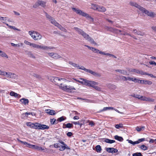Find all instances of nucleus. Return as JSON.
<instances>
[{
    "label": "nucleus",
    "instance_id": "nucleus-1",
    "mask_svg": "<svg viewBox=\"0 0 156 156\" xmlns=\"http://www.w3.org/2000/svg\"><path fill=\"white\" fill-rule=\"evenodd\" d=\"M72 9L77 14L85 17L87 19L89 20L90 22H93L94 21V19L86 13L83 12L78 9H76L75 8H73Z\"/></svg>",
    "mask_w": 156,
    "mask_h": 156
},
{
    "label": "nucleus",
    "instance_id": "nucleus-2",
    "mask_svg": "<svg viewBox=\"0 0 156 156\" xmlns=\"http://www.w3.org/2000/svg\"><path fill=\"white\" fill-rule=\"evenodd\" d=\"M29 34L35 40L41 39L42 37V35L39 33L34 31H30L29 32Z\"/></svg>",
    "mask_w": 156,
    "mask_h": 156
},
{
    "label": "nucleus",
    "instance_id": "nucleus-3",
    "mask_svg": "<svg viewBox=\"0 0 156 156\" xmlns=\"http://www.w3.org/2000/svg\"><path fill=\"white\" fill-rule=\"evenodd\" d=\"M76 31L78 33L82 36L86 40L88 39V37H90L89 35L85 33L83 30L77 27H74V28Z\"/></svg>",
    "mask_w": 156,
    "mask_h": 156
},
{
    "label": "nucleus",
    "instance_id": "nucleus-4",
    "mask_svg": "<svg viewBox=\"0 0 156 156\" xmlns=\"http://www.w3.org/2000/svg\"><path fill=\"white\" fill-rule=\"evenodd\" d=\"M80 69H81L85 71V72L89 73L93 75L94 76L96 77H100L101 76V74L97 73L96 72L90 70V69H86L83 66H81V68H79Z\"/></svg>",
    "mask_w": 156,
    "mask_h": 156
},
{
    "label": "nucleus",
    "instance_id": "nucleus-5",
    "mask_svg": "<svg viewBox=\"0 0 156 156\" xmlns=\"http://www.w3.org/2000/svg\"><path fill=\"white\" fill-rule=\"evenodd\" d=\"M98 83L93 81H89L86 80H85V83L84 85L88 86H90L93 88L95 85H98Z\"/></svg>",
    "mask_w": 156,
    "mask_h": 156
},
{
    "label": "nucleus",
    "instance_id": "nucleus-6",
    "mask_svg": "<svg viewBox=\"0 0 156 156\" xmlns=\"http://www.w3.org/2000/svg\"><path fill=\"white\" fill-rule=\"evenodd\" d=\"M8 78L12 79H16L17 78V76L14 73L11 72H6L5 76Z\"/></svg>",
    "mask_w": 156,
    "mask_h": 156
},
{
    "label": "nucleus",
    "instance_id": "nucleus-7",
    "mask_svg": "<svg viewBox=\"0 0 156 156\" xmlns=\"http://www.w3.org/2000/svg\"><path fill=\"white\" fill-rule=\"evenodd\" d=\"M44 13L45 14L46 17L49 20V21L51 22L52 24H53L54 23L53 22H54V21H56L50 15H48L46 12L45 11H44Z\"/></svg>",
    "mask_w": 156,
    "mask_h": 156
},
{
    "label": "nucleus",
    "instance_id": "nucleus-8",
    "mask_svg": "<svg viewBox=\"0 0 156 156\" xmlns=\"http://www.w3.org/2000/svg\"><path fill=\"white\" fill-rule=\"evenodd\" d=\"M140 99L143 101L149 102H154V100L153 99L149 98L146 97H145L142 96H141V97L140 98Z\"/></svg>",
    "mask_w": 156,
    "mask_h": 156
},
{
    "label": "nucleus",
    "instance_id": "nucleus-9",
    "mask_svg": "<svg viewBox=\"0 0 156 156\" xmlns=\"http://www.w3.org/2000/svg\"><path fill=\"white\" fill-rule=\"evenodd\" d=\"M48 55L51 58H60V56L56 53H48Z\"/></svg>",
    "mask_w": 156,
    "mask_h": 156
},
{
    "label": "nucleus",
    "instance_id": "nucleus-10",
    "mask_svg": "<svg viewBox=\"0 0 156 156\" xmlns=\"http://www.w3.org/2000/svg\"><path fill=\"white\" fill-rule=\"evenodd\" d=\"M64 87H63V90L65 91H68L69 90H75V89L73 87L70 85L67 86L66 85Z\"/></svg>",
    "mask_w": 156,
    "mask_h": 156
},
{
    "label": "nucleus",
    "instance_id": "nucleus-11",
    "mask_svg": "<svg viewBox=\"0 0 156 156\" xmlns=\"http://www.w3.org/2000/svg\"><path fill=\"white\" fill-rule=\"evenodd\" d=\"M98 53H99V54H103L104 55H107V56H108V58H117L115 56L111 54H110L109 53H105V52L100 51L99 50V51L98 52Z\"/></svg>",
    "mask_w": 156,
    "mask_h": 156
},
{
    "label": "nucleus",
    "instance_id": "nucleus-12",
    "mask_svg": "<svg viewBox=\"0 0 156 156\" xmlns=\"http://www.w3.org/2000/svg\"><path fill=\"white\" fill-rule=\"evenodd\" d=\"M54 48V47H48L45 45H40V48L43 50L48 51L50 49H53Z\"/></svg>",
    "mask_w": 156,
    "mask_h": 156
},
{
    "label": "nucleus",
    "instance_id": "nucleus-13",
    "mask_svg": "<svg viewBox=\"0 0 156 156\" xmlns=\"http://www.w3.org/2000/svg\"><path fill=\"white\" fill-rule=\"evenodd\" d=\"M45 112L50 115H54L56 114L55 111L49 109L45 110Z\"/></svg>",
    "mask_w": 156,
    "mask_h": 156
},
{
    "label": "nucleus",
    "instance_id": "nucleus-14",
    "mask_svg": "<svg viewBox=\"0 0 156 156\" xmlns=\"http://www.w3.org/2000/svg\"><path fill=\"white\" fill-rule=\"evenodd\" d=\"M20 101L21 102L22 104L25 105L28 104L29 102V100L27 99H26L25 98H23L20 99Z\"/></svg>",
    "mask_w": 156,
    "mask_h": 156
},
{
    "label": "nucleus",
    "instance_id": "nucleus-15",
    "mask_svg": "<svg viewBox=\"0 0 156 156\" xmlns=\"http://www.w3.org/2000/svg\"><path fill=\"white\" fill-rule=\"evenodd\" d=\"M39 129L44 130L45 129H49V126L44 124H42L40 123Z\"/></svg>",
    "mask_w": 156,
    "mask_h": 156
},
{
    "label": "nucleus",
    "instance_id": "nucleus-16",
    "mask_svg": "<svg viewBox=\"0 0 156 156\" xmlns=\"http://www.w3.org/2000/svg\"><path fill=\"white\" fill-rule=\"evenodd\" d=\"M10 95L12 96H14L16 98H20L21 97V96L17 93H15L12 91H11L10 92Z\"/></svg>",
    "mask_w": 156,
    "mask_h": 156
},
{
    "label": "nucleus",
    "instance_id": "nucleus-17",
    "mask_svg": "<svg viewBox=\"0 0 156 156\" xmlns=\"http://www.w3.org/2000/svg\"><path fill=\"white\" fill-rule=\"evenodd\" d=\"M106 10V9L104 6L99 5L98 11L99 12H104Z\"/></svg>",
    "mask_w": 156,
    "mask_h": 156
},
{
    "label": "nucleus",
    "instance_id": "nucleus-18",
    "mask_svg": "<svg viewBox=\"0 0 156 156\" xmlns=\"http://www.w3.org/2000/svg\"><path fill=\"white\" fill-rule=\"evenodd\" d=\"M85 46L87 47L90 49L92 51H93L94 52L97 53H98V52L99 51V50H98L94 48L90 47L87 45H85Z\"/></svg>",
    "mask_w": 156,
    "mask_h": 156
},
{
    "label": "nucleus",
    "instance_id": "nucleus-19",
    "mask_svg": "<svg viewBox=\"0 0 156 156\" xmlns=\"http://www.w3.org/2000/svg\"><path fill=\"white\" fill-rule=\"evenodd\" d=\"M144 13L147 16H151L153 17L154 16V13L153 12H149L148 10H146L145 11Z\"/></svg>",
    "mask_w": 156,
    "mask_h": 156
},
{
    "label": "nucleus",
    "instance_id": "nucleus-20",
    "mask_svg": "<svg viewBox=\"0 0 156 156\" xmlns=\"http://www.w3.org/2000/svg\"><path fill=\"white\" fill-rule=\"evenodd\" d=\"M152 83V82L151 81L148 80H141V84H148L149 85H151Z\"/></svg>",
    "mask_w": 156,
    "mask_h": 156
},
{
    "label": "nucleus",
    "instance_id": "nucleus-21",
    "mask_svg": "<svg viewBox=\"0 0 156 156\" xmlns=\"http://www.w3.org/2000/svg\"><path fill=\"white\" fill-rule=\"evenodd\" d=\"M115 71L119 72L121 74L123 75H126L127 73V72L124 70L116 69L115 70Z\"/></svg>",
    "mask_w": 156,
    "mask_h": 156
},
{
    "label": "nucleus",
    "instance_id": "nucleus-22",
    "mask_svg": "<svg viewBox=\"0 0 156 156\" xmlns=\"http://www.w3.org/2000/svg\"><path fill=\"white\" fill-rule=\"evenodd\" d=\"M69 63L70 65H72L73 67H77V69H81L79 68H81V66L80 67V66H79L78 65H77L76 64L74 63L71 62H69Z\"/></svg>",
    "mask_w": 156,
    "mask_h": 156
},
{
    "label": "nucleus",
    "instance_id": "nucleus-23",
    "mask_svg": "<svg viewBox=\"0 0 156 156\" xmlns=\"http://www.w3.org/2000/svg\"><path fill=\"white\" fill-rule=\"evenodd\" d=\"M37 2L39 6L41 5L43 7H44L45 6L46 3L44 1L38 0L37 1Z\"/></svg>",
    "mask_w": 156,
    "mask_h": 156
},
{
    "label": "nucleus",
    "instance_id": "nucleus-24",
    "mask_svg": "<svg viewBox=\"0 0 156 156\" xmlns=\"http://www.w3.org/2000/svg\"><path fill=\"white\" fill-rule=\"evenodd\" d=\"M73 79L75 80V81H76L77 82H78L79 83H81V84H82L83 85H84L85 84V80L86 79H83V78H81L80 79L82 80L81 81V80H77L76 79H74V78Z\"/></svg>",
    "mask_w": 156,
    "mask_h": 156
},
{
    "label": "nucleus",
    "instance_id": "nucleus-25",
    "mask_svg": "<svg viewBox=\"0 0 156 156\" xmlns=\"http://www.w3.org/2000/svg\"><path fill=\"white\" fill-rule=\"evenodd\" d=\"M54 23L53 24L54 25L56 26L60 30H61L62 29V28H63L62 27V26L60 24H58V23H57L56 21H54V22H53Z\"/></svg>",
    "mask_w": 156,
    "mask_h": 156
},
{
    "label": "nucleus",
    "instance_id": "nucleus-26",
    "mask_svg": "<svg viewBox=\"0 0 156 156\" xmlns=\"http://www.w3.org/2000/svg\"><path fill=\"white\" fill-rule=\"evenodd\" d=\"M137 8L139 9V10L142 12L143 13H144L145 11H146V9L143 8L142 7H141L140 5H139V6L137 7Z\"/></svg>",
    "mask_w": 156,
    "mask_h": 156
},
{
    "label": "nucleus",
    "instance_id": "nucleus-27",
    "mask_svg": "<svg viewBox=\"0 0 156 156\" xmlns=\"http://www.w3.org/2000/svg\"><path fill=\"white\" fill-rule=\"evenodd\" d=\"M137 8L139 9V10L142 12L143 13H144L145 11H146V9L143 8L142 7H141L140 5H139V6L137 7Z\"/></svg>",
    "mask_w": 156,
    "mask_h": 156
},
{
    "label": "nucleus",
    "instance_id": "nucleus-28",
    "mask_svg": "<svg viewBox=\"0 0 156 156\" xmlns=\"http://www.w3.org/2000/svg\"><path fill=\"white\" fill-rule=\"evenodd\" d=\"M105 141L107 143L109 144H112L115 142V140H110L107 138H105Z\"/></svg>",
    "mask_w": 156,
    "mask_h": 156
},
{
    "label": "nucleus",
    "instance_id": "nucleus-29",
    "mask_svg": "<svg viewBox=\"0 0 156 156\" xmlns=\"http://www.w3.org/2000/svg\"><path fill=\"white\" fill-rule=\"evenodd\" d=\"M114 138L119 141H122L123 140V139L122 137L119 136L118 135H115L114 136Z\"/></svg>",
    "mask_w": 156,
    "mask_h": 156
},
{
    "label": "nucleus",
    "instance_id": "nucleus-30",
    "mask_svg": "<svg viewBox=\"0 0 156 156\" xmlns=\"http://www.w3.org/2000/svg\"><path fill=\"white\" fill-rule=\"evenodd\" d=\"M58 77L55 76H53L51 77V81L53 83H55L56 82L57 80H58Z\"/></svg>",
    "mask_w": 156,
    "mask_h": 156
},
{
    "label": "nucleus",
    "instance_id": "nucleus-31",
    "mask_svg": "<svg viewBox=\"0 0 156 156\" xmlns=\"http://www.w3.org/2000/svg\"><path fill=\"white\" fill-rule=\"evenodd\" d=\"M145 128V127L144 126H137L136 128V130L138 132H140L144 130Z\"/></svg>",
    "mask_w": 156,
    "mask_h": 156
},
{
    "label": "nucleus",
    "instance_id": "nucleus-32",
    "mask_svg": "<svg viewBox=\"0 0 156 156\" xmlns=\"http://www.w3.org/2000/svg\"><path fill=\"white\" fill-rule=\"evenodd\" d=\"M144 140V138H142L140 139H139L138 140L134 142V145L135 144H139L140 143L143 142Z\"/></svg>",
    "mask_w": 156,
    "mask_h": 156
},
{
    "label": "nucleus",
    "instance_id": "nucleus-33",
    "mask_svg": "<svg viewBox=\"0 0 156 156\" xmlns=\"http://www.w3.org/2000/svg\"><path fill=\"white\" fill-rule=\"evenodd\" d=\"M108 87L111 89L113 90H115L117 88V87L115 85L112 84H109L108 85Z\"/></svg>",
    "mask_w": 156,
    "mask_h": 156
},
{
    "label": "nucleus",
    "instance_id": "nucleus-34",
    "mask_svg": "<svg viewBox=\"0 0 156 156\" xmlns=\"http://www.w3.org/2000/svg\"><path fill=\"white\" fill-rule=\"evenodd\" d=\"M34 148L39 151H43L44 150V147H41L35 145V147H34Z\"/></svg>",
    "mask_w": 156,
    "mask_h": 156
},
{
    "label": "nucleus",
    "instance_id": "nucleus-35",
    "mask_svg": "<svg viewBox=\"0 0 156 156\" xmlns=\"http://www.w3.org/2000/svg\"><path fill=\"white\" fill-rule=\"evenodd\" d=\"M107 30H108L111 31L112 32L115 33L116 32L117 29L113 28L111 27H107Z\"/></svg>",
    "mask_w": 156,
    "mask_h": 156
},
{
    "label": "nucleus",
    "instance_id": "nucleus-36",
    "mask_svg": "<svg viewBox=\"0 0 156 156\" xmlns=\"http://www.w3.org/2000/svg\"><path fill=\"white\" fill-rule=\"evenodd\" d=\"M39 125L40 124L39 123L37 122H36L34 123V127L33 128L39 129Z\"/></svg>",
    "mask_w": 156,
    "mask_h": 156
},
{
    "label": "nucleus",
    "instance_id": "nucleus-37",
    "mask_svg": "<svg viewBox=\"0 0 156 156\" xmlns=\"http://www.w3.org/2000/svg\"><path fill=\"white\" fill-rule=\"evenodd\" d=\"M64 125H65L66 127H63V128H71L72 127H73V126L72 124L70 123H68L67 124H64Z\"/></svg>",
    "mask_w": 156,
    "mask_h": 156
},
{
    "label": "nucleus",
    "instance_id": "nucleus-38",
    "mask_svg": "<svg viewBox=\"0 0 156 156\" xmlns=\"http://www.w3.org/2000/svg\"><path fill=\"white\" fill-rule=\"evenodd\" d=\"M95 148L97 152L99 153L101 150V147L99 145H97L95 147Z\"/></svg>",
    "mask_w": 156,
    "mask_h": 156
},
{
    "label": "nucleus",
    "instance_id": "nucleus-39",
    "mask_svg": "<svg viewBox=\"0 0 156 156\" xmlns=\"http://www.w3.org/2000/svg\"><path fill=\"white\" fill-rule=\"evenodd\" d=\"M98 6L99 5L96 4H92V8L94 10H98Z\"/></svg>",
    "mask_w": 156,
    "mask_h": 156
},
{
    "label": "nucleus",
    "instance_id": "nucleus-40",
    "mask_svg": "<svg viewBox=\"0 0 156 156\" xmlns=\"http://www.w3.org/2000/svg\"><path fill=\"white\" fill-rule=\"evenodd\" d=\"M87 40L92 44H96V43L95 42L93 39L92 38L90 37H88V39H87Z\"/></svg>",
    "mask_w": 156,
    "mask_h": 156
},
{
    "label": "nucleus",
    "instance_id": "nucleus-41",
    "mask_svg": "<svg viewBox=\"0 0 156 156\" xmlns=\"http://www.w3.org/2000/svg\"><path fill=\"white\" fill-rule=\"evenodd\" d=\"M0 55L2 57H5L6 58H8V56L4 52L0 50Z\"/></svg>",
    "mask_w": 156,
    "mask_h": 156
},
{
    "label": "nucleus",
    "instance_id": "nucleus-42",
    "mask_svg": "<svg viewBox=\"0 0 156 156\" xmlns=\"http://www.w3.org/2000/svg\"><path fill=\"white\" fill-rule=\"evenodd\" d=\"M34 123L29 122H27L26 123V125L27 126H29L30 128H33L34 127Z\"/></svg>",
    "mask_w": 156,
    "mask_h": 156
},
{
    "label": "nucleus",
    "instance_id": "nucleus-43",
    "mask_svg": "<svg viewBox=\"0 0 156 156\" xmlns=\"http://www.w3.org/2000/svg\"><path fill=\"white\" fill-rule=\"evenodd\" d=\"M129 4L130 5H131L132 6H135L137 8V7L139 6V5L137 4L135 2H129Z\"/></svg>",
    "mask_w": 156,
    "mask_h": 156
},
{
    "label": "nucleus",
    "instance_id": "nucleus-44",
    "mask_svg": "<svg viewBox=\"0 0 156 156\" xmlns=\"http://www.w3.org/2000/svg\"><path fill=\"white\" fill-rule=\"evenodd\" d=\"M25 145L28 147L32 148H34V147H35V145L31 144H30L28 143L27 142H26V144H25Z\"/></svg>",
    "mask_w": 156,
    "mask_h": 156
},
{
    "label": "nucleus",
    "instance_id": "nucleus-45",
    "mask_svg": "<svg viewBox=\"0 0 156 156\" xmlns=\"http://www.w3.org/2000/svg\"><path fill=\"white\" fill-rule=\"evenodd\" d=\"M113 148L108 147L106 148V151L109 153H113V150L112 149H114Z\"/></svg>",
    "mask_w": 156,
    "mask_h": 156
},
{
    "label": "nucleus",
    "instance_id": "nucleus-46",
    "mask_svg": "<svg viewBox=\"0 0 156 156\" xmlns=\"http://www.w3.org/2000/svg\"><path fill=\"white\" fill-rule=\"evenodd\" d=\"M40 45H39L38 44L34 43H33V44H31V46H32L33 47L37 49L40 48Z\"/></svg>",
    "mask_w": 156,
    "mask_h": 156
},
{
    "label": "nucleus",
    "instance_id": "nucleus-47",
    "mask_svg": "<svg viewBox=\"0 0 156 156\" xmlns=\"http://www.w3.org/2000/svg\"><path fill=\"white\" fill-rule=\"evenodd\" d=\"M141 80H140L138 78H134V79L133 82L136 83H141Z\"/></svg>",
    "mask_w": 156,
    "mask_h": 156
},
{
    "label": "nucleus",
    "instance_id": "nucleus-48",
    "mask_svg": "<svg viewBox=\"0 0 156 156\" xmlns=\"http://www.w3.org/2000/svg\"><path fill=\"white\" fill-rule=\"evenodd\" d=\"M66 119V117H64V116H62L60 118H58L57 121H58L59 122H61L64 120H65Z\"/></svg>",
    "mask_w": 156,
    "mask_h": 156
},
{
    "label": "nucleus",
    "instance_id": "nucleus-49",
    "mask_svg": "<svg viewBox=\"0 0 156 156\" xmlns=\"http://www.w3.org/2000/svg\"><path fill=\"white\" fill-rule=\"evenodd\" d=\"M50 122L52 124H56L58 123L57 121H56V119H51Z\"/></svg>",
    "mask_w": 156,
    "mask_h": 156
},
{
    "label": "nucleus",
    "instance_id": "nucleus-50",
    "mask_svg": "<svg viewBox=\"0 0 156 156\" xmlns=\"http://www.w3.org/2000/svg\"><path fill=\"white\" fill-rule=\"evenodd\" d=\"M140 148L141 149H142L143 150H144V151L147 150L148 149L147 147L144 145H143L141 146L140 147Z\"/></svg>",
    "mask_w": 156,
    "mask_h": 156
},
{
    "label": "nucleus",
    "instance_id": "nucleus-51",
    "mask_svg": "<svg viewBox=\"0 0 156 156\" xmlns=\"http://www.w3.org/2000/svg\"><path fill=\"white\" fill-rule=\"evenodd\" d=\"M122 125L121 124H117L115 125V127L116 129H119L120 128H122Z\"/></svg>",
    "mask_w": 156,
    "mask_h": 156
},
{
    "label": "nucleus",
    "instance_id": "nucleus-52",
    "mask_svg": "<svg viewBox=\"0 0 156 156\" xmlns=\"http://www.w3.org/2000/svg\"><path fill=\"white\" fill-rule=\"evenodd\" d=\"M137 34L140 35L141 36H144L145 34L144 33L138 30V32H137Z\"/></svg>",
    "mask_w": 156,
    "mask_h": 156
},
{
    "label": "nucleus",
    "instance_id": "nucleus-53",
    "mask_svg": "<svg viewBox=\"0 0 156 156\" xmlns=\"http://www.w3.org/2000/svg\"><path fill=\"white\" fill-rule=\"evenodd\" d=\"M133 156H142V155L141 153L137 152L133 154Z\"/></svg>",
    "mask_w": 156,
    "mask_h": 156
},
{
    "label": "nucleus",
    "instance_id": "nucleus-54",
    "mask_svg": "<svg viewBox=\"0 0 156 156\" xmlns=\"http://www.w3.org/2000/svg\"><path fill=\"white\" fill-rule=\"evenodd\" d=\"M107 110H108V107H105L104 108L102 109L99 110L98 112H102L106 111Z\"/></svg>",
    "mask_w": 156,
    "mask_h": 156
},
{
    "label": "nucleus",
    "instance_id": "nucleus-55",
    "mask_svg": "<svg viewBox=\"0 0 156 156\" xmlns=\"http://www.w3.org/2000/svg\"><path fill=\"white\" fill-rule=\"evenodd\" d=\"M151 55H145V56H144V58H156V57L151 56L149 57V56H150Z\"/></svg>",
    "mask_w": 156,
    "mask_h": 156
},
{
    "label": "nucleus",
    "instance_id": "nucleus-56",
    "mask_svg": "<svg viewBox=\"0 0 156 156\" xmlns=\"http://www.w3.org/2000/svg\"><path fill=\"white\" fill-rule=\"evenodd\" d=\"M5 73H6V72L2 71V70L0 69V75L5 76Z\"/></svg>",
    "mask_w": 156,
    "mask_h": 156
},
{
    "label": "nucleus",
    "instance_id": "nucleus-57",
    "mask_svg": "<svg viewBox=\"0 0 156 156\" xmlns=\"http://www.w3.org/2000/svg\"><path fill=\"white\" fill-rule=\"evenodd\" d=\"M9 27L10 28L14 30H16L18 31H20V30L16 28L15 26H9Z\"/></svg>",
    "mask_w": 156,
    "mask_h": 156
},
{
    "label": "nucleus",
    "instance_id": "nucleus-58",
    "mask_svg": "<svg viewBox=\"0 0 156 156\" xmlns=\"http://www.w3.org/2000/svg\"><path fill=\"white\" fill-rule=\"evenodd\" d=\"M149 63L150 65H151L154 66H156V62L153 61H150Z\"/></svg>",
    "mask_w": 156,
    "mask_h": 156
},
{
    "label": "nucleus",
    "instance_id": "nucleus-59",
    "mask_svg": "<svg viewBox=\"0 0 156 156\" xmlns=\"http://www.w3.org/2000/svg\"><path fill=\"white\" fill-rule=\"evenodd\" d=\"M66 149V147L65 145L61 146V147L60 148L59 150L61 151H63Z\"/></svg>",
    "mask_w": 156,
    "mask_h": 156
},
{
    "label": "nucleus",
    "instance_id": "nucleus-60",
    "mask_svg": "<svg viewBox=\"0 0 156 156\" xmlns=\"http://www.w3.org/2000/svg\"><path fill=\"white\" fill-rule=\"evenodd\" d=\"M93 88H94L95 90H98V91H100L101 90V88L97 86H96L95 85L94 87H93Z\"/></svg>",
    "mask_w": 156,
    "mask_h": 156
},
{
    "label": "nucleus",
    "instance_id": "nucleus-61",
    "mask_svg": "<svg viewBox=\"0 0 156 156\" xmlns=\"http://www.w3.org/2000/svg\"><path fill=\"white\" fill-rule=\"evenodd\" d=\"M141 75H147V73L145 72L144 71H143L141 70H140V74Z\"/></svg>",
    "mask_w": 156,
    "mask_h": 156
},
{
    "label": "nucleus",
    "instance_id": "nucleus-62",
    "mask_svg": "<svg viewBox=\"0 0 156 156\" xmlns=\"http://www.w3.org/2000/svg\"><path fill=\"white\" fill-rule=\"evenodd\" d=\"M24 43H25V44H26L29 45H30L31 46V44H33V43H31L29 41H27L26 40H25L24 41Z\"/></svg>",
    "mask_w": 156,
    "mask_h": 156
},
{
    "label": "nucleus",
    "instance_id": "nucleus-63",
    "mask_svg": "<svg viewBox=\"0 0 156 156\" xmlns=\"http://www.w3.org/2000/svg\"><path fill=\"white\" fill-rule=\"evenodd\" d=\"M149 142L150 143H156V139H151L150 140Z\"/></svg>",
    "mask_w": 156,
    "mask_h": 156
},
{
    "label": "nucleus",
    "instance_id": "nucleus-64",
    "mask_svg": "<svg viewBox=\"0 0 156 156\" xmlns=\"http://www.w3.org/2000/svg\"><path fill=\"white\" fill-rule=\"evenodd\" d=\"M128 77H126L124 76H122L121 77V79L124 81L128 80Z\"/></svg>",
    "mask_w": 156,
    "mask_h": 156
}]
</instances>
